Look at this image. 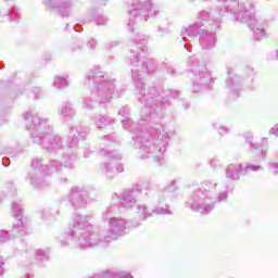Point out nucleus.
<instances>
[{
    "label": "nucleus",
    "instance_id": "0eeeda50",
    "mask_svg": "<svg viewBox=\"0 0 278 278\" xmlns=\"http://www.w3.org/2000/svg\"><path fill=\"white\" fill-rule=\"evenodd\" d=\"M131 203H136L134 197L129 195L127 198H124V205H127L129 207L131 206Z\"/></svg>",
    "mask_w": 278,
    "mask_h": 278
},
{
    "label": "nucleus",
    "instance_id": "a211bd4d",
    "mask_svg": "<svg viewBox=\"0 0 278 278\" xmlns=\"http://www.w3.org/2000/svg\"><path fill=\"white\" fill-rule=\"evenodd\" d=\"M112 238H113V239H116V236H113Z\"/></svg>",
    "mask_w": 278,
    "mask_h": 278
},
{
    "label": "nucleus",
    "instance_id": "39448f33",
    "mask_svg": "<svg viewBox=\"0 0 278 278\" xmlns=\"http://www.w3.org/2000/svg\"><path fill=\"white\" fill-rule=\"evenodd\" d=\"M12 212L14 213V216H16V218H20L22 212L21 206L16 203L13 204Z\"/></svg>",
    "mask_w": 278,
    "mask_h": 278
},
{
    "label": "nucleus",
    "instance_id": "f3484780",
    "mask_svg": "<svg viewBox=\"0 0 278 278\" xmlns=\"http://www.w3.org/2000/svg\"><path fill=\"white\" fill-rule=\"evenodd\" d=\"M104 277L110 278V274H104Z\"/></svg>",
    "mask_w": 278,
    "mask_h": 278
},
{
    "label": "nucleus",
    "instance_id": "dca6fc26",
    "mask_svg": "<svg viewBox=\"0 0 278 278\" xmlns=\"http://www.w3.org/2000/svg\"><path fill=\"white\" fill-rule=\"evenodd\" d=\"M121 278H134V277H131V275H127V276H122Z\"/></svg>",
    "mask_w": 278,
    "mask_h": 278
},
{
    "label": "nucleus",
    "instance_id": "4468645a",
    "mask_svg": "<svg viewBox=\"0 0 278 278\" xmlns=\"http://www.w3.org/2000/svg\"><path fill=\"white\" fill-rule=\"evenodd\" d=\"M170 212H168V210H162L161 214H169Z\"/></svg>",
    "mask_w": 278,
    "mask_h": 278
},
{
    "label": "nucleus",
    "instance_id": "2eb2a0df",
    "mask_svg": "<svg viewBox=\"0 0 278 278\" xmlns=\"http://www.w3.org/2000/svg\"><path fill=\"white\" fill-rule=\"evenodd\" d=\"M276 166H278V165H277V164H274V165H273V173H277V170H276V168H275Z\"/></svg>",
    "mask_w": 278,
    "mask_h": 278
},
{
    "label": "nucleus",
    "instance_id": "9d476101",
    "mask_svg": "<svg viewBox=\"0 0 278 278\" xmlns=\"http://www.w3.org/2000/svg\"><path fill=\"white\" fill-rule=\"evenodd\" d=\"M139 214H143V216H147V207L144 206L139 207Z\"/></svg>",
    "mask_w": 278,
    "mask_h": 278
},
{
    "label": "nucleus",
    "instance_id": "7ed1b4c3",
    "mask_svg": "<svg viewBox=\"0 0 278 278\" xmlns=\"http://www.w3.org/2000/svg\"><path fill=\"white\" fill-rule=\"evenodd\" d=\"M255 25H257V22L254 21L252 24H250V28L254 31L257 40H260V38H263L264 36V28L255 27Z\"/></svg>",
    "mask_w": 278,
    "mask_h": 278
},
{
    "label": "nucleus",
    "instance_id": "6e6552de",
    "mask_svg": "<svg viewBox=\"0 0 278 278\" xmlns=\"http://www.w3.org/2000/svg\"><path fill=\"white\" fill-rule=\"evenodd\" d=\"M5 240H10V238L8 237V231L1 230L0 231V241L5 242Z\"/></svg>",
    "mask_w": 278,
    "mask_h": 278
},
{
    "label": "nucleus",
    "instance_id": "f03ea898",
    "mask_svg": "<svg viewBox=\"0 0 278 278\" xmlns=\"http://www.w3.org/2000/svg\"><path fill=\"white\" fill-rule=\"evenodd\" d=\"M239 173H242V166L241 165H229L227 169V177H232V179H236V175Z\"/></svg>",
    "mask_w": 278,
    "mask_h": 278
},
{
    "label": "nucleus",
    "instance_id": "ddd939ff",
    "mask_svg": "<svg viewBox=\"0 0 278 278\" xmlns=\"http://www.w3.org/2000/svg\"><path fill=\"white\" fill-rule=\"evenodd\" d=\"M270 134L277 135L278 134V126L276 128H271Z\"/></svg>",
    "mask_w": 278,
    "mask_h": 278
},
{
    "label": "nucleus",
    "instance_id": "20e7f679",
    "mask_svg": "<svg viewBox=\"0 0 278 278\" xmlns=\"http://www.w3.org/2000/svg\"><path fill=\"white\" fill-rule=\"evenodd\" d=\"M54 85L58 86V88H64L68 86V83L62 77H56L54 80Z\"/></svg>",
    "mask_w": 278,
    "mask_h": 278
},
{
    "label": "nucleus",
    "instance_id": "1a4fd4ad",
    "mask_svg": "<svg viewBox=\"0 0 278 278\" xmlns=\"http://www.w3.org/2000/svg\"><path fill=\"white\" fill-rule=\"evenodd\" d=\"M260 168H262V167H260V166H257V167H255V166H248L247 168H245V173H249L250 170H260Z\"/></svg>",
    "mask_w": 278,
    "mask_h": 278
},
{
    "label": "nucleus",
    "instance_id": "9b49d317",
    "mask_svg": "<svg viewBox=\"0 0 278 278\" xmlns=\"http://www.w3.org/2000/svg\"><path fill=\"white\" fill-rule=\"evenodd\" d=\"M225 199H227V193H222L219 195V201H225Z\"/></svg>",
    "mask_w": 278,
    "mask_h": 278
},
{
    "label": "nucleus",
    "instance_id": "f257e3e1",
    "mask_svg": "<svg viewBox=\"0 0 278 278\" xmlns=\"http://www.w3.org/2000/svg\"><path fill=\"white\" fill-rule=\"evenodd\" d=\"M111 231L113 236H123V231H125V220L124 219H110Z\"/></svg>",
    "mask_w": 278,
    "mask_h": 278
},
{
    "label": "nucleus",
    "instance_id": "423d86ee",
    "mask_svg": "<svg viewBox=\"0 0 278 278\" xmlns=\"http://www.w3.org/2000/svg\"><path fill=\"white\" fill-rule=\"evenodd\" d=\"M192 210H200V212H202V214H207V212H212V206L207 205L204 207V210H202L201 207H197L194 205H191Z\"/></svg>",
    "mask_w": 278,
    "mask_h": 278
},
{
    "label": "nucleus",
    "instance_id": "f8f14e48",
    "mask_svg": "<svg viewBox=\"0 0 278 278\" xmlns=\"http://www.w3.org/2000/svg\"><path fill=\"white\" fill-rule=\"evenodd\" d=\"M0 275H3V261L0 258Z\"/></svg>",
    "mask_w": 278,
    "mask_h": 278
}]
</instances>
